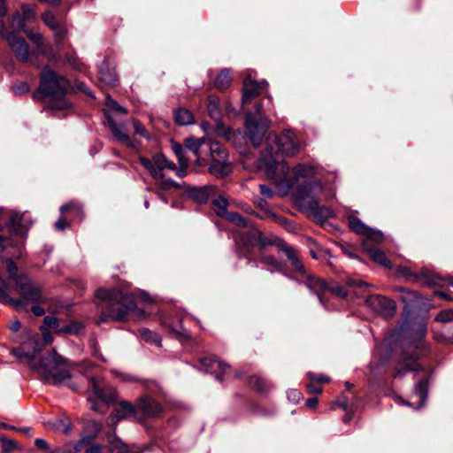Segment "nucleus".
I'll return each mask as SVG.
<instances>
[{"mask_svg":"<svg viewBox=\"0 0 453 453\" xmlns=\"http://www.w3.org/2000/svg\"><path fill=\"white\" fill-rule=\"evenodd\" d=\"M302 398V393L298 389H290L288 392V399L294 403H299Z\"/></svg>","mask_w":453,"mask_h":453,"instance_id":"69168bd1","label":"nucleus"},{"mask_svg":"<svg viewBox=\"0 0 453 453\" xmlns=\"http://www.w3.org/2000/svg\"><path fill=\"white\" fill-rule=\"evenodd\" d=\"M12 27L16 31L25 30L27 26L26 21L23 19L20 12H16L12 19Z\"/></svg>","mask_w":453,"mask_h":453,"instance_id":"8fccbe9b","label":"nucleus"},{"mask_svg":"<svg viewBox=\"0 0 453 453\" xmlns=\"http://www.w3.org/2000/svg\"><path fill=\"white\" fill-rule=\"evenodd\" d=\"M110 449L112 453H139L130 452L128 446L119 439H114L110 442Z\"/></svg>","mask_w":453,"mask_h":453,"instance_id":"a18cd8bd","label":"nucleus"},{"mask_svg":"<svg viewBox=\"0 0 453 453\" xmlns=\"http://www.w3.org/2000/svg\"><path fill=\"white\" fill-rule=\"evenodd\" d=\"M6 268H7L8 273H10V281H11L10 284L12 285V287H13L14 286V278L19 277L22 274H17L18 268L12 260L9 259L7 261Z\"/></svg>","mask_w":453,"mask_h":453,"instance_id":"5fc2aeb1","label":"nucleus"},{"mask_svg":"<svg viewBox=\"0 0 453 453\" xmlns=\"http://www.w3.org/2000/svg\"><path fill=\"white\" fill-rule=\"evenodd\" d=\"M204 372L215 373L218 380L222 381L225 374L230 370V366L222 361L218 360L215 357H206L200 360Z\"/></svg>","mask_w":453,"mask_h":453,"instance_id":"6ab92c4d","label":"nucleus"},{"mask_svg":"<svg viewBox=\"0 0 453 453\" xmlns=\"http://www.w3.org/2000/svg\"><path fill=\"white\" fill-rule=\"evenodd\" d=\"M102 429V424L93 420L88 419L84 423V434L81 438L74 442L67 443L64 446V453H77L82 450L84 443L92 442Z\"/></svg>","mask_w":453,"mask_h":453,"instance_id":"2eb2a0df","label":"nucleus"},{"mask_svg":"<svg viewBox=\"0 0 453 453\" xmlns=\"http://www.w3.org/2000/svg\"><path fill=\"white\" fill-rule=\"evenodd\" d=\"M139 419L157 418L162 413V406L153 398L143 395L137 399Z\"/></svg>","mask_w":453,"mask_h":453,"instance_id":"a211bd4d","label":"nucleus"},{"mask_svg":"<svg viewBox=\"0 0 453 453\" xmlns=\"http://www.w3.org/2000/svg\"><path fill=\"white\" fill-rule=\"evenodd\" d=\"M68 88L69 81L64 76L46 68L40 75V85L34 92L33 98L36 101L47 98L52 110H67L72 107L65 96Z\"/></svg>","mask_w":453,"mask_h":453,"instance_id":"423d86ee","label":"nucleus"},{"mask_svg":"<svg viewBox=\"0 0 453 453\" xmlns=\"http://www.w3.org/2000/svg\"><path fill=\"white\" fill-rule=\"evenodd\" d=\"M174 119L179 125L186 126L194 122V116L190 111L180 108L174 111Z\"/></svg>","mask_w":453,"mask_h":453,"instance_id":"c9c22d12","label":"nucleus"},{"mask_svg":"<svg viewBox=\"0 0 453 453\" xmlns=\"http://www.w3.org/2000/svg\"><path fill=\"white\" fill-rule=\"evenodd\" d=\"M327 291L331 292L335 296L342 298V299L345 298L348 295L345 288L339 284H334V285L328 284V288H327L326 292Z\"/></svg>","mask_w":453,"mask_h":453,"instance_id":"3c124183","label":"nucleus"},{"mask_svg":"<svg viewBox=\"0 0 453 453\" xmlns=\"http://www.w3.org/2000/svg\"><path fill=\"white\" fill-rule=\"evenodd\" d=\"M111 420H119L127 418L139 419L138 403L133 404L128 401H121L111 415Z\"/></svg>","mask_w":453,"mask_h":453,"instance_id":"412c9836","label":"nucleus"},{"mask_svg":"<svg viewBox=\"0 0 453 453\" xmlns=\"http://www.w3.org/2000/svg\"><path fill=\"white\" fill-rule=\"evenodd\" d=\"M245 238L249 239L252 244H257L260 249H265L273 245H277L279 247V242H281L276 237L265 235L257 229L250 232Z\"/></svg>","mask_w":453,"mask_h":453,"instance_id":"393cba45","label":"nucleus"},{"mask_svg":"<svg viewBox=\"0 0 453 453\" xmlns=\"http://www.w3.org/2000/svg\"><path fill=\"white\" fill-rule=\"evenodd\" d=\"M365 303L373 311L386 318L392 317L396 310L395 302L381 295L369 296Z\"/></svg>","mask_w":453,"mask_h":453,"instance_id":"dca6fc26","label":"nucleus"},{"mask_svg":"<svg viewBox=\"0 0 453 453\" xmlns=\"http://www.w3.org/2000/svg\"><path fill=\"white\" fill-rule=\"evenodd\" d=\"M265 144L260 158V167L265 169L269 179H275L278 171L287 176L289 173V166L280 157H296L301 150L299 139L293 131L288 129L280 135L270 133Z\"/></svg>","mask_w":453,"mask_h":453,"instance_id":"f257e3e1","label":"nucleus"},{"mask_svg":"<svg viewBox=\"0 0 453 453\" xmlns=\"http://www.w3.org/2000/svg\"><path fill=\"white\" fill-rule=\"evenodd\" d=\"M316 188L321 191L322 187L319 182L309 181L299 186L295 196V203L300 211L316 219H328L333 212L328 207L320 205L318 199L311 195Z\"/></svg>","mask_w":453,"mask_h":453,"instance_id":"1a4fd4ad","label":"nucleus"},{"mask_svg":"<svg viewBox=\"0 0 453 453\" xmlns=\"http://www.w3.org/2000/svg\"><path fill=\"white\" fill-rule=\"evenodd\" d=\"M208 104L207 110L211 118L218 120L221 117V111L219 107V98L215 95H210L207 98Z\"/></svg>","mask_w":453,"mask_h":453,"instance_id":"7c9ffc66","label":"nucleus"},{"mask_svg":"<svg viewBox=\"0 0 453 453\" xmlns=\"http://www.w3.org/2000/svg\"><path fill=\"white\" fill-rule=\"evenodd\" d=\"M138 161L161 190H170L178 187V184L168 176V172H176V174L180 178L186 174L185 169H178L173 161H169L160 153L153 155L150 158L139 156Z\"/></svg>","mask_w":453,"mask_h":453,"instance_id":"0eeeda50","label":"nucleus"},{"mask_svg":"<svg viewBox=\"0 0 453 453\" xmlns=\"http://www.w3.org/2000/svg\"><path fill=\"white\" fill-rule=\"evenodd\" d=\"M0 35L6 40L16 58L21 63L40 68V56L46 57L50 62H56L58 59V53L53 51L52 46L45 42L40 33L27 34V37L34 44L33 49H30L24 38L9 32L6 25L1 23Z\"/></svg>","mask_w":453,"mask_h":453,"instance_id":"7ed1b4c3","label":"nucleus"},{"mask_svg":"<svg viewBox=\"0 0 453 453\" xmlns=\"http://www.w3.org/2000/svg\"><path fill=\"white\" fill-rule=\"evenodd\" d=\"M133 126H134V133L136 134H138L142 137H144V138L150 137V134H149L147 129L141 122H139L138 120H134Z\"/></svg>","mask_w":453,"mask_h":453,"instance_id":"13d9d810","label":"nucleus"},{"mask_svg":"<svg viewBox=\"0 0 453 453\" xmlns=\"http://www.w3.org/2000/svg\"><path fill=\"white\" fill-rule=\"evenodd\" d=\"M99 81L110 86H116L118 76L113 69L101 67L99 70Z\"/></svg>","mask_w":453,"mask_h":453,"instance_id":"f704fd0d","label":"nucleus"},{"mask_svg":"<svg viewBox=\"0 0 453 453\" xmlns=\"http://www.w3.org/2000/svg\"><path fill=\"white\" fill-rule=\"evenodd\" d=\"M212 187H193L188 189V196L199 203H206L209 199V196L212 191Z\"/></svg>","mask_w":453,"mask_h":453,"instance_id":"cd10ccee","label":"nucleus"},{"mask_svg":"<svg viewBox=\"0 0 453 453\" xmlns=\"http://www.w3.org/2000/svg\"><path fill=\"white\" fill-rule=\"evenodd\" d=\"M43 324L45 327L52 328L55 330L57 334L59 333V329L61 328V325H59L58 319L55 316H45L43 319Z\"/></svg>","mask_w":453,"mask_h":453,"instance_id":"09e8293b","label":"nucleus"},{"mask_svg":"<svg viewBox=\"0 0 453 453\" xmlns=\"http://www.w3.org/2000/svg\"><path fill=\"white\" fill-rule=\"evenodd\" d=\"M248 114H254L257 116V119L263 120L265 119H268L264 115V105L263 103L259 102L255 105V111L253 112H249Z\"/></svg>","mask_w":453,"mask_h":453,"instance_id":"0e129e2a","label":"nucleus"},{"mask_svg":"<svg viewBox=\"0 0 453 453\" xmlns=\"http://www.w3.org/2000/svg\"><path fill=\"white\" fill-rule=\"evenodd\" d=\"M270 124L271 120L269 119L259 120L256 115L247 114L245 118L247 137L254 148L261 145Z\"/></svg>","mask_w":453,"mask_h":453,"instance_id":"4468645a","label":"nucleus"},{"mask_svg":"<svg viewBox=\"0 0 453 453\" xmlns=\"http://www.w3.org/2000/svg\"><path fill=\"white\" fill-rule=\"evenodd\" d=\"M248 383L250 388L261 393L267 392L271 388V385L268 381L257 375L250 377Z\"/></svg>","mask_w":453,"mask_h":453,"instance_id":"72a5a7b5","label":"nucleus"},{"mask_svg":"<svg viewBox=\"0 0 453 453\" xmlns=\"http://www.w3.org/2000/svg\"><path fill=\"white\" fill-rule=\"evenodd\" d=\"M287 278L304 285L311 294L317 296L319 302L326 307V301L324 295L328 288V283L318 277L308 269L303 270L296 276L287 275Z\"/></svg>","mask_w":453,"mask_h":453,"instance_id":"9b49d317","label":"nucleus"},{"mask_svg":"<svg viewBox=\"0 0 453 453\" xmlns=\"http://www.w3.org/2000/svg\"><path fill=\"white\" fill-rule=\"evenodd\" d=\"M261 264L269 266L268 271L270 273L279 272L281 273L284 276L287 277L288 275L283 268V265L278 261V259L273 255H262L259 258Z\"/></svg>","mask_w":453,"mask_h":453,"instance_id":"c85d7f7f","label":"nucleus"},{"mask_svg":"<svg viewBox=\"0 0 453 453\" xmlns=\"http://www.w3.org/2000/svg\"><path fill=\"white\" fill-rule=\"evenodd\" d=\"M427 350L428 346L423 334L414 341L406 342L395 368L396 376H403L408 372H414L415 376L418 372H423L424 377L417 382L413 389V395L418 398L416 409L424 406L428 395V372L418 363V359L426 356Z\"/></svg>","mask_w":453,"mask_h":453,"instance_id":"f03ea898","label":"nucleus"},{"mask_svg":"<svg viewBox=\"0 0 453 453\" xmlns=\"http://www.w3.org/2000/svg\"><path fill=\"white\" fill-rule=\"evenodd\" d=\"M89 389L93 396H88V401L91 403V410L98 412H104L106 404L114 401L115 392L110 388L103 386L95 377L88 378Z\"/></svg>","mask_w":453,"mask_h":453,"instance_id":"9d476101","label":"nucleus"},{"mask_svg":"<svg viewBox=\"0 0 453 453\" xmlns=\"http://www.w3.org/2000/svg\"><path fill=\"white\" fill-rule=\"evenodd\" d=\"M315 174V169L310 165L298 164L294 169L289 168V173L284 176L280 171L275 179H272L275 185L286 194L299 180V178H310Z\"/></svg>","mask_w":453,"mask_h":453,"instance_id":"f8f14e48","label":"nucleus"},{"mask_svg":"<svg viewBox=\"0 0 453 453\" xmlns=\"http://www.w3.org/2000/svg\"><path fill=\"white\" fill-rule=\"evenodd\" d=\"M10 224L12 227H14L17 231H21L22 229L27 228L29 226L27 224L26 214L25 213H13L10 219Z\"/></svg>","mask_w":453,"mask_h":453,"instance_id":"ea45409f","label":"nucleus"},{"mask_svg":"<svg viewBox=\"0 0 453 453\" xmlns=\"http://www.w3.org/2000/svg\"><path fill=\"white\" fill-rule=\"evenodd\" d=\"M21 16L27 24L33 22L35 19V11L34 6L23 5Z\"/></svg>","mask_w":453,"mask_h":453,"instance_id":"de8ad7c7","label":"nucleus"},{"mask_svg":"<svg viewBox=\"0 0 453 453\" xmlns=\"http://www.w3.org/2000/svg\"><path fill=\"white\" fill-rule=\"evenodd\" d=\"M0 35L6 40L16 58L21 63L40 68V56L46 57L50 62H56L58 59V53L53 51L52 46L45 42L40 33L27 34V37L34 44L33 49H30L24 38L9 32L6 25L1 23Z\"/></svg>","mask_w":453,"mask_h":453,"instance_id":"20e7f679","label":"nucleus"},{"mask_svg":"<svg viewBox=\"0 0 453 453\" xmlns=\"http://www.w3.org/2000/svg\"><path fill=\"white\" fill-rule=\"evenodd\" d=\"M279 250L283 252L288 259L292 267V276H296L306 269L303 262L300 260L298 251L294 247L288 245L284 242H280Z\"/></svg>","mask_w":453,"mask_h":453,"instance_id":"aec40b11","label":"nucleus"},{"mask_svg":"<svg viewBox=\"0 0 453 453\" xmlns=\"http://www.w3.org/2000/svg\"><path fill=\"white\" fill-rule=\"evenodd\" d=\"M348 222L349 228L357 233V234H361L366 237V241L369 240L374 242H380L383 240V234L380 231H376L369 226H367L364 222H362L358 218L355 216H349Z\"/></svg>","mask_w":453,"mask_h":453,"instance_id":"f3484780","label":"nucleus"},{"mask_svg":"<svg viewBox=\"0 0 453 453\" xmlns=\"http://www.w3.org/2000/svg\"><path fill=\"white\" fill-rule=\"evenodd\" d=\"M12 288L27 303L41 304L44 303V297L41 288L35 284L27 276L21 275L14 278Z\"/></svg>","mask_w":453,"mask_h":453,"instance_id":"ddd939ff","label":"nucleus"},{"mask_svg":"<svg viewBox=\"0 0 453 453\" xmlns=\"http://www.w3.org/2000/svg\"><path fill=\"white\" fill-rule=\"evenodd\" d=\"M12 90L15 95L20 96V95L27 93L30 90V87L27 82L20 81V82L13 85L12 88Z\"/></svg>","mask_w":453,"mask_h":453,"instance_id":"4d7b16f0","label":"nucleus"},{"mask_svg":"<svg viewBox=\"0 0 453 453\" xmlns=\"http://www.w3.org/2000/svg\"><path fill=\"white\" fill-rule=\"evenodd\" d=\"M205 143V138H194L189 137L185 139L184 145L187 149H188L191 152H193L196 157L197 160H199V150L203 144Z\"/></svg>","mask_w":453,"mask_h":453,"instance_id":"e433bc0d","label":"nucleus"},{"mask_svg":"<svg viewBox=\"0 0 453 453\" xmlns=\"http://www.w3.org/2000/svg\"><path fill=\"white\" fill-rule=\"evenodd\" d=\"M209 172L217 178H224L232 172V165L228 159L218 158L217 160H211Z\"/></svg>","mask_w":453,"mask_h":453,"instance_id":"a878e982","label":"nucleus"},{"mask_svg":"<svg viewBox=\"0 0 453 453\" xmlns=\"http://www.w3.org/2000/svg\"><path fill=\"white\" fill-rule=\"evenodd\" d=\"M404 274L410 280L427 286L438 285L441 280L436 273L428 269H421L417 273H411L409 270H405Z\"/></svg>","mask_w":453,"mask_h":453,"instance_id":"5701e85b","label":"nucleus"},{"mask_svg":"<svg viewBox=\"0 0 453 453\" xmlns=\"http://www.w3.org/2000/svg\"><path fill=\"white\" fill-rule=\"evenodd\" d=\"M397 289L400 292L405 293L409 296H402V301L403 303H407L409 300L410 301L416 300L418 297V293L415 291L407 290L406 288H398Z\"/></svg>","mask_w":453,"mask_h":453,"instance_id":"e2e57ef3","label":"nucleus"},{"mask_svg":"<svg viewBox=\"0 0 453 453\" xmlns=\"http://www.w3.org/2000/svg\"><path fill=\"white\" fill-rule=\"evenodd\" d=\"M210 154L211 160L228 159V152L219 142L212 141L210 142Z\"/></svg>","mask_w":453,"mask_h":453,"instance_id":"2f4dec72","label":"nucleus"},{"mask_svg":"<svg viewBox=\"0 0 453 453\" xmlns=\"http://www.w3.org/2000/svg\"><path fill=\"white\" fill-rule=\"evenodd\" d=\"M30 367L54 385H59L71 378L68 361L54 349L42 357L38 364H31Z\"/></svg>","mask_w":453,"mask_h":453,"instance_id":"6e6552de","label":"nucleus"},{"mask_svg":"<svg viewBox=\"0 0 453 453\" xmlns=\"http://www.w3.org/2000/svg\"><path fill=\"white\" fill-rule=\"evenodd\" d=\"M212 136L224 138L226 141H231L234 136V134L233 130L229 127L226 126L222 121H220L219 119L216 120V124L213 127Z\"/></svg>","mask_w":453,"mask_h":453,"instance_id":"c756f323","label":"nucleus"},{"mask_svg":"<svg viewBox=\"0 0 453 453\" xmlns=\"http://www.w3.org/2000/svg\"><path fill=\"white\" fill-rule=\"evenodd\" d=\"M273 219L275 222L283 226L288 231H291L294 228V224L290 220L282 216H277L273 214Z\"/></svg>","mask_w":453,"mask_h":453,"instance_id":"052dcab7","label":"nucleus"},{"mask_svg":"<svg viewBox=\"0 0 453 453\" xmlns=\"http://www.w3.org/2000/svg\"><path fill=\"white\" fill-rule=\"evenodd\" d=\"M12 354L17 357L18 359L21 360L23 358H27L30 362H32L35 358V355L26 352L22 348H15L12 350Z\"/></svg>","mask_w":453,"mask_h":453,"instance_id":"864d4df0","label":"nucleus"},{"mask_svg":"<svg viewBox=\"0 0 453 453\" xmlns=\"http://www.w3.org/2000/svg\"><path fill=\"white\" fill-rule=\"evenodd\" d=\"M212 204L217 208L216 213L221 218H225L229 211H227L228 202L223 196H219L218 198L212 200Z\"/></svg>","mask_w":453,"mask_h":453,"instance_id":"a19ab883","label":"nucleus"},{"mask_svg":"<svg viewBox=\"0 0 453 453\" xmlns=\"http://www.w3.org/2000/svg\"><path fill=\"white\" fill-rule=\"evenodd\" d=\"M42 20L50 30L58 28V26L63 24L62 22L58 21V19L50 12H46L43 14Z\"/></svg>","mask_w":453,"mask_h":453,"instance_id":"49530a36","label":"nucleus"},{"mask_svg":"<svg viewBox=\"0 0 453 453\" xmlns=\"http://www.w3.org/2000/svg\"><path fill=\"white\" fill-rule=\"evenodd\" d=\"M96 297L105 301L102 307L99 322L113 320L124 322L128 315L134 314L138 318L144 316L143 310L138 308L132 296L124 294L118 288H100L96 291Z\"/></svg>","mask_w":453,"mask_h":453,"instance_id":"39448f33","label":"nucleus"},{"mask_svg":"<svg viewBox=\"0 0 453 453\" xmlns=\"http://www.w3.org/2000/svg\"><path fill=\"white\" fill-rule=\"evenodd\" d=\"M108 126L115 137V139L120 143L126 145L128 148L134 149L135 145L128 136L124 132L125 127L122 124L116 123L110 115H106Z\"/></svg>","mask_w":453,"mask_h":453,"instance_id":"b1692460","label":"nucleus"},{"mask_svg":"<svg viewBox=\"0 0 453 453\" xmlns=\"http://www.w3.org/2000/svg\"><path fill=\"white\" fill-rule=\"evenodd\" d=\"M267 86V82L262 81L261 83L248 77L243 81L242 90V103L250 104L251 100L258 96L262 89Z\"/></svg>","mask_w":453,"mask_h":453,"instance_id":"4be33fe9","label":"nucleus"},{"mask_svg":"<svg viewBox=\"0 0 453 453\" xmlns=\"http://www.w3.org/2000/svg\"><path fill=\"white\" fill-rule=\"evenodd\" d=\"M144 386H145V388L151 393H156L157 391H160V386L158 385L157 382H156L154 380H147L145 382Z\"/></svg>","mask_w":453,"mask_h":453,"instance_id":"774afa93","label":"nucleus"},{"mask_svg":"<svg viewBox=\"0 0 453 453\" xmlns=\"http://www.w3.org/2000/svg\"><path fill=\"white\" fill-rule=\"evenodd\" d=\"M362 246L374 262L387 268L392 267L391 262L383 251L376 248L369 247L367 241H364Z\"/></svg>","mask_w":453,"mask_h":453,"instance_id":"bb28decb","label":"nucleus"},{"mask_svg":"<svg viewBox=\"0 0 453 453\" xmlns=\"http://www.w3.org/2000/svg\"><path fill=\"white\" fill-rule=\"evenodd\" d=\"M40 329L42 332V340L45 342V344L51 343L53 342V337L50 329H48L45 326H41Z\"/></svg>","mask_w":453,"mask_h":453,"instance_id":"338daca9","label":"nucleus"},{"mask_svg":"<svg viewBox=\"0 0 453 453\" xmlns=\"http://www.w3.org/2000/svg\"><path fill=\"white\" fill-rule=\"evenodd\" d=\"M435 320L439 322H452L453 321V310H445L440 311L436 317Z\"/></svg>","mask_w":453,"mask_h":453,"instance_id":"6e6d98bb","label":"nucleus"},{"mask_svg":"<svg viewBox=\"0 0 453 453\" xmlns=\"http://www.w3.org/2000/svg\"><path fill=\"white\" fill-rule=\"evenodd\" d=\"M107 105L115 111L120 112L122 114L127 113V110L110 96H107Z\"/></svg>","mask_w":453,"mask_h":453,"instance_id":"680f3d73","label":"nucleus"},{"mask_svg":"<svg viewBox=\"0 0 453 453\" xmlns=\"http://www.w3.org/2000/svg\"><path fill=\"white\" fill-rule=\"evenodd\" d=\"M52 31L56 44L58 46H62L65 43L67 35V28L65 25L63 23Z\"/></svg>","mask_w":453,"mask_h":453,"instance_id":"37998d69","label":"nucleus"},{"mask_svg":"<svg viewBox=\"0 0 453 453\" xmlns=\"http://www.w3.org/2000/svg\"><path fill=\"white\" fill-rule=\"evenodd\" d=\"M84 326L80 321H71L68 324H65L61 326L59 329L60 334H79L83 330Z\"/></svg>","mask_w":453,"mask_h":453,"instance_id":"58836bf2","label":"nucleus"},{"mask_svg":"<svg viewBox=\"0 0 453 453\" xmlns=\"http://www.w3.org/2000/svg\"><path fill=\"white\" fill-rule=\"evenodd\" d=\"M82 449H84L86 453H102V446L98 443H84Z\"/></svg>","mask_w":453,"mask_h":453,"instance_id":"bf43d9fd","label":"nucleus"},{"mask_svg":"<svg viewBox=\"0 0 453 453\" xmlns=\"http://www.w3.org/2000/svg\"><path fill=\"white\" fill-rule=\"evenodd\" d=\"M0 441L4 452L8 453L18 448V444L14 440L8 439L5 436H1Z\"/></svg>","mask_w":453,"mask_h":453,"instance_id":"603ef678","label":"nucleus"},{"mask_svg":"<svg viewBox=\"0 0 453 453\" xmlns=\"http://www.w3.org/2000/svg\"><path fill=\"white\" fill-rule=\"evenodd\" d=\"M141 337L147 342L153 343L157 346L161 345V338L160 336L150 329L142 328L140 330Z\"/></svg>","mask_w":453,"mask_h":453,"instance_id":"79ce46f5","label":"nucleus"},{"mask_svg":"<svg viewBox=\"0 0 453 453\" xmlns=\"http://www.w3.org/2000/svg\"><path fill=\"white\" fill-rule=\"evenodd\" d=\"M61 213H65L66 211H70L73 218L81 220L83 218V207L81 203L77 202H70L66 204H63L60 207Z\"/></svg>","mask_w":453,"mask_h":453,"instance_id":"473e14b6","label":"nucleus"},{"mask_svg":"<svg viewBox=\"0 0 453 453\" xmlns=\"http://www.w3.org/2000/svg\"><path fill=\"white\" fill-rule=\"evenodd\" d=\"M225 219L229 222L234 224L239 227H247L249 226V221L246 218L242 217L238 212H229L225 218Z\"/></svg>","mask_w":453,"mask_h":453,"instance_id":"c03bdc74","label":"nucleus"},{"mask_svg":"<svg viewBox=\"0 0 453 453\" xmlns=\"http://www.w3.org/2000/svg\"><path fill=\"white\" fill-rule=\"evenodd\" d=\"M232 76L228 70H223L215 80V87L219 90H224L230 86Z\"/></svg>","mask_w":453,"mask_h":453,"instance_id":"4c0bfd02","label":"nucleus"}]
</instances>
